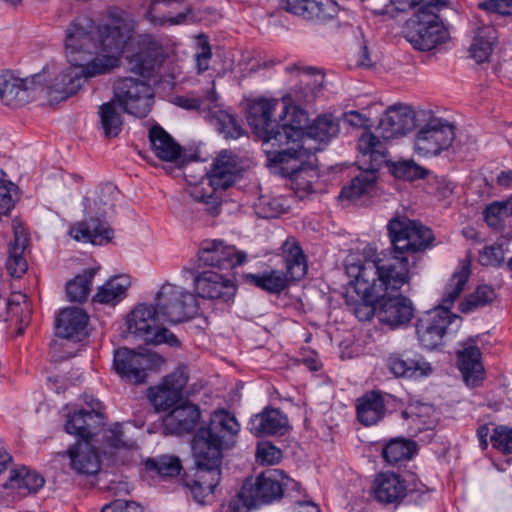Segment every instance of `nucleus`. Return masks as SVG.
Instances as JSON below:
<instances>
[{"label":"nucleus","instance_id":"obj_49","mask_svg":"<svg viewBox=\"0 0 512 512\" xmlns=\"http://www.w3.org/2000/svg\"><path fill=\"white\" fill-rule=\"evenodd\" d=\"M97 270L96 268L86 269L82 274L67 283L66 293L70 301L83 302L87 299Z\"/></svg>","mask_w":512,"mask_h":512},{"label":"nucleus","instance_id":"obj_35","mask_svg":"<svg viewBox=\"0 0 512 512\" xmlns=\"http://www.w3.org/2000/svg\"><path fill=\"white\" fill-rule=\"evenodd\" d=\"M137 51L127 56L130 69L142 76L149 75L155 68L159 57V45L149 35L137 38Z\"/></svg>","mask_w":512,"mask_h":512},{"label":"nucleus","instance_id":"obj_5","mask_svg":"<svg viewBox=\"0 0 512 512\" xmlns=\"http://www.w3.org/2000/svg\"><path fill=\"white\" fill-rule=\"evenodd\" d=\"M357 148L363 157L368 156L369 169L361 171L350 184L344 186L340 192V199L355 200L370 193L376 183L377 168L385 161L387 149L382 141L370 132L363 133L358 139Z\"/></svg>","mask_w":512,"mask_h":512},{"label":"nucleus","instance_id":"obj_61","mask_svg":"<svg viewBox=\"0 0 512 512\" xmlns=\"http://www.w3.org/2000/svg\"><path fill=\"white\" fill-rule=\"evenodd\" d=\"M105 442L113 448L130 449L134 446V442L124 438V433L120 424H114L105 433Z\"/></svg>","mask_w":512,"mask_h":512},{"label":"nucleus","instance_id":"obj_20","mask_svg":"<svg viewBox=\"0 0 512 512\" xmlns=\"http://www.w3.org/2000/svg\"><path fill=\"white\" fill-rule=\"evenodd\" d=\"M199 260L219 269H231L246 261V253L220 239H205L198 250Z\"/></svg>","mask_w":512,"mask_h":512},{"label":"nucleus","instance_id":"obj_42","mask_svg":"<svg viewBox=\"0 0 512 512\" xmlns=\"http://www.w3.org/2000/svg\"><path fill=\"white\" fill-rule=\"evenodd\" d=\"M244 277L247 283L275 295L282 293L293 282L283 271L278 269L265 270L257 274L248 273Z\"/></svg>","mask_w":512,"mask_h":512},{"label":"nucleus","instance_id":"obj_27","mask_svg":"<svg viewBox=\"0 0 512 512\" xmlns=\"http://www.w3.org/2000/svg\"><path fill=\"white\" fill-rule=\"evenodd\" d=\"M387 367L397 378L418 379L429 376L433 371L422 355L407 351L391 354L387 358Z\"/></svg>","mask_w":512,"mask_h":512},{"label":"nucleus","instance_id":"obj_4","mask_svg":"<svg viewBox=\"0 0 512 512\" xmlns=\"http://www.w3.org/2000/svg\"><path fill=\"white\" fill-rule=\"evenodd\" d=\"M282 498L289 499L291 503H300V483L279 469H269L256 478H246L238 492L239 501L248 509Z\"/></svg>","mask_w":512,"mask_h":512},{"label":"nucleus","instance_id":"obj_48","mask_svg":"<svg viewBox=\"0 0 512 512\" xmlns=\"http://www.w3.org/2000/svg\"><path fill=\"white\" fill-rule=\"evenodd\" d=\"M100 124L106 138L117 137L122 131L123 119L117 111L115 100L99 107Z\"/></svg>","mask_w":512,"mask_h":512},{"label":"nucleus","instance_id":"obj_50","mask_svg":"<svg viewBox=\"0 0 512 512\" xmlns=\"http://www.w3.org/2000/svg\"><path fill=\"white\" fill-rule=\"evenodd\" d=\"M218 189L220 187L210 183V176L207 174L206 183L202 181L200 185L194 186L190 190V195L195 201L207 205L206 210L210 214L217 215L220 206V196L217 194Z\"/></svg>","mask_w":512,"mask_h":512},{"label":"nucleus","instance_id":"obj_46","mask_svg":"<svg viewBox=\"0 0 512 512\" xmlns=\"http://www.w3.org/2000/svg\"><path fill=\"white\" fill-rule=\"evenodd\" d=\"M10 487L17 489L20 494L35 493L43 487L44 478L35 471H29L25 467L11 472Z\"/></svg>","mask_w":512,"mask_h":512},{"label":"nucleus","instance_id":"obj_7","mask_svg":"<svg viewBox=\"0 0 512 512\" xmlns=\"http://www.w3.org/2000/svg\"><path fill=\"white\" fill-rule=\"evenodd\" d=\"M162 323L154 304H139L127 316V333L147 344L167 343L171 346L179 344L178 338Z\"/></svg>","mask_w":512,"mask_h":512},{"label":"nucleus","instance_id":"obj_38","mask_svg":"<svg viewBox=\"0 0 512 512\" xmlns=\"http://www.w3.org/2000/svg\"><path fill=\"white\" fill-rule=\"evenodd\" d=\"M71 468L79 475H95L100 470V456L89 441L78 442L67 450Z\"/></svg>","mask_w":512,"mask_h":512},{"label":"nucleus","instance_id":"obj_30","mask_svg":"<svg viewBox=\"0 0 512 512\" xmlns=\"http://www.w3.org/2000/svg\"><path fill=\"white\" fill-rule=\"evenodd\" d=\"M150 146L155 156L165 162L181 167L184 163L181 145L159 124L153 125L148 133Z\"/></svg>","mask_w":512,"mask_h":512},{"label":"nucleus","instance_id":"obj_13","mask_svg":"<svg viewBox=\"0 0 512 512\" xmlns=\"http://www.w3.org/2000/svg\"><path fill=\"white\" fill-rule=\"evenodd\" d=\"M114 98L123 111L139 118L146 117L153 105L154 90L144 80L123 77L114 83Z\"/></svg>","mask_w":512,"mask_h":512},{"label":"nucleus","instance_id":"obj_8","mask_svg":"<svg viewBox=\"0 0 512 512\" xmlns=\"http://www.w3.org/2000/svg\"><path fill=\"white\" fill-rule=\"evenodd\" d=\"M92 21L94 20L92 19ZM91 30V36L96 43V47L88 53L93 54L98 49H101L108 52V55L118 57L123 52L127 41L135 30V22L126 12L114 10L108 13V22L106 24L96 26L95 22H93Z\"/></svg>","mask_w":512,"mask_h":512},{"label":"nucleus","instance_id":"obj_53","mask_svg":"<svg viewBox=\"0 0 512 512\" xmlns=\"http://www.w3.org/2000/svg\"><path fill=\"white\" fill-rule=\"evenodd\" d=\"M145 467L149 471L156 472L161 477L177 476L182 468L179 458L170 455L149 458L145 462Z\"/></svg>","mask_w":512,"mask_h":512},{"label":"nucleus","instance_id":"obj_41","mask_svg":"<svg viewBox=\"0 0 512 512\" xmlns=\"http://www.w3.org/2000/svg\"><path fill=\"white\" fill-rule=\"evenodd\" d=\"M91 407V411L81 409L68 415L65 423V431L68 434L75 435L83 441H89L92 438L94 432L91 422L101 416V404L99 401H95Z\"/></svg>","mask_w":512,"mask_h":512},{"label":"nucleus","instance_id":"obj_6","mask_svg":"<svg viewBox=\"0 0 512 512\" xmlns=\"http://www.w3.org/2000/svg\"><path fill=\"white\" fill-rule=\"evenodd\" d=\"M266 157L269 165L279 167L281 173L289 177L296 192L309 194L314 191L313 184L318 179L314 166L307 163L308 156L300 154L295 147L286 149H267Z\"/></svg>","mask_w":512,"mask_h":512},{"label":"nucleus","instance_id":"obj_17","mask_svg":"<svg viewBox=\"0 0 512 512\" xmlns=\"http://www.w3.org/2000/svg\"><path fill=\"white\" fill-rule=\"evenodd\" d=\"M340 131L339 122L332 115H320L305 129L295 148L309 156L321 151Z\"/></svg>","mask_w":512,"mask_h":512},{"label":"nucleus","instance_id":"obj_52","mask_svg":"<svg viewBox=\"0 0 512 512\" xmlns=\"http://www.w3.org/2000/svg\"><path fill=\"white\" fill-rule=\"evenodd\" d=\"M496 298L495 290L489 285H479L476 290L469 294L459 305L462 313H470L478 308H482L494 301Z\"/></svg>","mask_w":512,"mask_h":512},{"label":"nucleus","instance_id":"obj_51","mask_svg":"<svg viewBox=\"0 0 512 512\" xmlns=\"http://www.w3.org/2000/svg\"><path fill=\"white\" fill-rule=\"evenodd\" d=\"M470 276L469 265H463L459 271H456L445 287L443 294V307L441 309H448L454 304L458 297L463 292L465 285Z\"/></svg>","mask_w":512,"mask_h":512},{"label":"nucleus","instance_id":"obj_12","mask_svg":"<svg viewBox=\"0 0 512 512\" xmlns=\"http://www.w3.org/2000/svg\"><path fill=\"white\" fill-rule=\"evenodd\" d=\"M279 105L277 99L259 98L248 106L246 119L253 133L262 140L263 151L267 149H280L278 133L281 122L272 118L273 112Z\"/></svg>","mask_w":512,"mask_h":512},{"label":"nucleus","instance_id":"obj_63","mask_svg":"<svg viewBox=\"0 0 512 512\" xmlns=\"http://www.w3.org/2000/svg\"><path fill=\"white\" fill-rule=\"evenodd\" d=\"M256 456L262 464L273 465L281 460L282 451L270 443H264L258 446Z\"/></svg>","mask_w":512,"mask_h":512},{"label":"nucleus","instance_id":"obj_23","mask_svg":"<svg viewBox=\"0 0 512 512\" xmlns=\"http://www.w3.org/2000/svg\"><path fill=\"white\" fill-rule=\"evenodd\" d=\"M39 75L31 78H19L6 72L0 75V99L9 107H21L29 102L32 92L36 87V79Z\"/></svg>","mask_w":512,"mask_h":512},{"label":"nucleus","instance_id":"obj_16","mask_svg":"<svg viewBox=\"0 0 512 512\" xmlns=\"http://www.w3.org/2000/svg\"><path fill=\"white\" fill-rule=\"evenodd\" d=\"M454 318L448 309L435 308L425 312L416 323V334L420 344L428 350L442 345L447 328Z\"/></svg>","mask_w":512,"mask_h":512},{"label":"nucleus","instance_id":"obj_62","mask_svg":"<svg viewBox=\"0 0 512 512\" xmlns=\"http://www.w3.org/2000/svg\"><path fill=\"white\" fill-rule=\"evenodd\" d=\"M504 259V252L500 245L485 246L480 252L479 260L482 265H499Z\"/></svg>","mask_w":512,"mask_h":512},{"label":"nucleus","instance_id":"obj_44","mask_svg":"<svg viewBox=\"0 0 512 512\" xmlns=\"http://www.w3.org/2000/svg\"><path fill=\"white\" fill-rule=\"evenodd\" d=\"M14 241L9 244V256L6 261V268L12 277L20 278L28 268L24 258V251L28 246L29 239L23 232L15 231Z\"/></svg>","mask_w":512,"mask_h":512},{"label":"nucleus","instance_id":"obj_55","mask_svg":"<svg viewBox=\"0 0 512 512\" xmlns=\"http://www.w3.org/2000/svg\"><path fill=\"white\" fill-rule=\"evenodd\" d=\"M8 316L11 321H15L17 327V334L22 335L25 328L29 325L31 319V305L28 301L23 303H15L13 301L8 304Z\"/></svg>","mask_w":512,"mask_h":512},{"label":"nucleus","instance_id":"obj_24","mask_svg":"<svg viewBox=\"0 0 512 512\" xmlns=\"http://www.w3.org/2000/svg\"><path fill=\"white\" fill-rule=\"evenodd\" d=\"M182 0H152L145 13L146 20L153 26H173L184 24L191 14V8Z\"/></svg>","mask_w":512,"mask_h":512},{"label":"nucleus","instance_id":"obj_56","mask_svg":"<svg viewBox=\"0 0 512 512\" xmlns=\"http://www.w3.org/2000/svg\"><path fill=\"white\" fill-rule=\"evenodd\" d=\"M511 215L508 202H493L484 210L485 222L497 230L503 227V222Z\"/></svg>","mask_w":512,"mask_h":512},{"label":"nucleus","instance_id":"obj_19","mask_svg":"<svg viewBox=\"0 0 512 512\" xmlns=\"http://www.w3.org/2000/svg\"><path fill=\"white\" fill-rule=\"evenodd\" d=\"M153 366V356L120 347L114 352L113 367L125 381L133 384L146 382L147 371Z\"/></svg>","mask_w":512,"mask_h":512},{"label":"nucleus","instance_id":"obj_26","mask_svg":"<svg viewBox=\"0 0 512 512\" xmlns=\"http://www.w3.org/2000/svg\"><path fill=\"white\" fill-rule=\"evenodd\" d=\"M283 8L303 19L326 22L339 12L338 4L333 0H283Z\"/></svg>","mask_w":512,"mask_h":512},{"label":"nucleus","instance_id":"obj_3","mask_svg":"<svg viewBox=\"0 0 512 512\" xmlns=\"http://www.w3.org/2000/svg\"><path fill=\"white\" fill-rule=\"evenodd\" d=\"M93 28L92 18L78 16L66 30L65 48L66 56L71 66L61 72L50 87V95L58 94L55 98L65 100L74 95L83 85L85 78L79 67L77 54L91 52L96 43L91 36Z\"/></svg>","mask_w":512,"mask_h":512},{"label":"nucleus","instance_id":"obj_58","mask_svg":"<svg viewBox=\"0 0 512 512\" xmlns=\"http://www.w3.org/2000/svg\"><path fill=\"white\" fill-rule=\"evenodd\" d=\"M432 411V406L419 402L410 403L404 410L401 411L400 416L404 421H411L418 429H421L420 424L425 425L424 417L428 416Z\"/></svg>","mask_w":512,"mask_h":512},{"label":"nucleus","instance_id":"obj_28","mask_svg":"<svg viewBox=\"0 0 512 512\" xmlns=\"http://www.w3.org/2000/svg\"><path fill=\"white\" fill-rule=\"evenodd\" d=\"M289 109L288 105L283 103L282 113L279 115L281 122V130L278 133L280 149L295 147L304 136L308 123L307 113L297 106L291 107V118L286 120V114L289 113Z\"/></svg>","mask_w":512,"mask_h":512},{"label":"nucleus","instance_id":"obj_1","mask_svg":"<svg viewBox=\"0 0 512 512\" xmlns=\"http://www.w3.org/2000/svg\"><path fill=\"white\" fill-rule=\"evenodd\" d=\"M346 270L354 280L346 289L345 303L360 321L373 318L380 297L399 291L410 281L407 256L393 248L383 251L375 260L348 264Z\"/></svg>","mask_w":512,"mask_h":512},{"label":"nucleus","instance_id":"obj_10","mask_svg":"<svg viewBox=\"0 0 512 512\" xmlns=\"http://www.w3.org/2000/svg\"><path fill=\"white\" fill-rule=\"evenodd\" d=\"M154 306L162 323H181L191 319L198 312L195 295L169 283L162 285L156 294Z\"/></svg>","mask_w":512,"mask_h":512},{"label":"nucleus","instance_id":"obj_32","mask_svg":"<svg viewBox=\"0 0 512 512\" xmlns=\"http://www.w3.org/2000/svg\"><path fill=\"white\" fill-rule=\"evenodd\" d=\"M89 317L87 313L77 307L63 309L56 318V335L61 338L81 341L87 333Z\"/></svg>","mask_w":512,"mask_h":512},{"label":"nucleus","instance_id":"obj_45","mask_svg":"<svg viewBox=\"0 0 512 512\" xmlns=\"http://www.w3.org/2000/svg\"><path fill=\"white\" fill-rule=\"evenodd\" d=\"M417 451L415 441L397 437L389 440L384 445L382 457L387 463L395 465L412 459L417 454Z\"/></svg>","mask_w":512,"mask_h":512},{"label":"nucleus","instance_id":"obj_9","mask_svg":"<svg viewBox=\"0 0 512 512\" xmlns=\"http://www.w3.org/2000/svg\"><path fill=\"white\" fill-rule=\"evenodd\" d=\"M392 248L396 253L407 256L409 253L423 252L433 245V231L418 221L407 218H393L387 225Z\"/></svg>","mask_w":512,"mask_h":512},{"label":"nucleus","instance_id":"obj_47","mask_svg":"<svg viewBox=\"0 0 512 512\" xmlns=\"http://www.w3.org/2000/svg\"><path fill=\"white\" fill-rule=\"evenodd\" d=\"M85 55L90 54L84 52L77 54L79 67H81V71L85 79L109 73L119 65V57L108 54L95 57L86 64H83L82 62L86 60Z\"/></svg>","mask_w":512,"mask_h":512},{"label":"nucleus","instance_id":"obj_29","mask_svg":"<svg viewBox=\"0 0 512 512\" xmlns=\"http://www.w3.org/2000/svg\"><path fill=\"white\" fill-rule=\"evenodd\" d=\"M481 355L480 348L473 339L464 342L462 349L456 353L458 369L469 386H477L483 380L484 367Z\"/></svg>","mask_w":512,"mask_h":512},{"label":"nucleus","instance_id":"obj_2","mask_svg":"<svg viewBox=\"0 0 512 512\" xmlns=\"http://www.w3.org/2000/svg\"><path fill=\"white\" fill-rule=\"evenodd\" d=\"M239 431L236 417L219 409L212 413L208 426L195 433L192 440L194 473H185L181 481L196 502L204 503L220 483L223 450L234 446Z\"/></svg>","mask_w":512,"mask_h":512},{"label":"nucleus","instance_id":"obj_40","mask_svg":"<svg viewBox=\"0 0 512 512\" xmlns=\"http://www.w3.org/2000/svg\"><path fill=\"white\" fill-rule=\"evenodd\" d=\"M474 36L469 48L471 58L477 63L487 61L492 54L494 45L497 40V31L490 24H484L480 20H475Z\"/></svg>","mask_w":512,"mask_h":512},{"label":"nucleus","instance_id":"obj_31","mask_svg":"<svg viewBox=\"0 0 512 512\" xmlns=\"http://www.w3.org/2000/svg\"><path fill=\"white\" fill-rule=\"evenodd\" d=\"M407 495L406 480L396 473H379L372 486L373 498L382 504H399Z\"/></svg>","mask_w":512,"mask_h":512},{"label":"nucleus","instance_id":"obj_25","mask_svg":"<svg viewBox=\"0 0 512 512\" xmlns=\"http://www.w3.org/2000/svg\"><path fill=\"white\" fill-rule=\"evenodd\" d=\"M289 428L286 414L272 406H266L261 412L252 415L248 422V430L256 437L283 436Z\"/></svg>","mask_w":512,"mask_h":512},{"label":"nucleus","instance_id":"obj_64","mask_svg":"<svg viewBox=\"0 0 512 512\" xmlns=\"http://www.w3.org/2000/svg\"><path fill=\"white\" fill-rule=\"evenodd\" d=\"M101 512H142V507L135 501L116 499L106 504Z\"/></svg>","mask_w":512,"mask_h":512},{"label":"nucleus","instance_id":"obj_14","mask_svg":"<svg viewBox=\"0 0 512 512\" xmlns=\"http://www.w3.org/2000/svg\"><path fill=\"white\" fill-rule=\"evenodd\" d=\"M455 139V126L442 118H432L416 133L414 149L419 156H437L449 149Z\"/></svg>","mask_w":512,"mask_h":512},{"label":"nucleus","instance_id":"obj_15","mask_svg":"<svg viewBox=\"0 0 512 512\" xmlns=\"http://www.w3.org/2000/svg\"><path fill=\"white\" fill-rule=\"evenodd\" d=\"M183 272H190L194 279L193 285L196 294L203 299L219 300L228 303L233 300L237 288L234 282L212 270L194 271L184 268Z\"/></svg>","mask_w":512,"mask_h":512},{"label":"nucleus","instance_id":"obj_18","mask_svg":"<svg viewBox=\"0 0 512 512\" xmlns=\"http://www.w3.org/2000/svg\"><path fill=\"white\" fill-rule=\"evenodd\" d=\"M186 367H179L163 378L159 385L150 387L148 398L157 411H166L179 402L188 383Z\"/></svg>","mask_w":512,"mask_h":512},{"label":"nucleus","instance_id":"obj_43","mask_svg":"<svg viewBox=\"0 0 512 512\" xmlns=\"http://www.w3.org/2000/svg\"><path fill=\"white\" fill-rule=\"evenodd\" d=\"M130 280L126 276H116L106 281L97 290L93 302L115 306L127 296Z\"/></svg>","mask_w":512,"mask_h":512},{"label":"nucleus","instance_id":"obj_36","mask_svg":"<svg viewBox=\"0 0 512 512\" xmlns=\"http://www.w3.org/2000/svg\"><path fill=\"white\" fill-rule=\"evenodd\" d=\"M201 416L198 406L185 402L175 407L163 419V426L167 433L182 435L192 432Z\"/></svg>","mask_w":512,"mask_h":512},{"label":"nucleus","instance_id":"obj_57","mask_svg":"<svg viewBox=\"0 0 512 512\" xmlns=\"http://www.w3.org/2000/svg\"><path fill=\"white\" fill-rule=\"evenodd\" d=\"M393 172L397 178L407 181L423 179L428 174V171L425 168L419 166L413 160L398 162L394 165Z\"/></svg>","mask_w":512,"mask_h":512},{"label":"nucleus","instance_id":"obj_34","mask_svg":"<svg viewBox=\"0 0 512 512\" xmlns=\"http://www.w3.org/2000/svg\"><path fill=\"white\" fill-rule=\"evenodd\" d=\"M279 256L284 265V273L293 282L299 281L305 277L308 271L307 257L295 237H288L279 248Z\"/></svg>","mask_w":512,"mask_h":512},{"label":"nucleus","instance_id":"obj_59","mask_svg":"<svg viewBox=\"0 0 512 512\" xmlns=\"http://www.w3.org/2000/svg\"><path fill=\"white\" fill-rule=\"evenodd\" d=\"M493 448L503 454L512 453V429L505 426H498L493 430L490 437Z\"/></svg>","mask_w":512,"mask_h":512},{"label":"nucleus","instance_id":"obj_60","mask_svg":"<svg viewBox=\"0 0 512 512\" xmlns=\"http://www.w3.org/2000/svg\"><path fill=\"white\" fill-rule=\"evenodd\" d=\"M211 57L212 52L208 38L204 35L199 36L198 52L195 56L198 74H202L209 69V62Z\"/></svg>","mask_w":512,"mask_h":512},{"label":"nucleus","instance_id":"obj_22","mask_svg":"<svg viewBox=\"0 0 512 512\" xmlns=\"http://www.w3.org/2000/svg\"><path fill=\"white\" fill-rule=\"evenodd\" d=\"M380 297L376 302V314L379 321L391 328L408 324L414 316V308L409 298L402 295Z\"/></svg>","mask_w":512,"mask_h":512},{"label":"nucleus","instance_id":"obj_33","mask_svg":"<svg viewBox=\"0 0 512 512\" xmlns=\"http://www.w3.org/2000/svg\"><path fill=\"white\" fill-rule=\"evenodd\" d=\"M240 172L241 166L238 156L231 151L223 150L213 160L208 175L212 185L225 190L235 183Z\"/></svg>","mask_w":512,"mask_h":512},{"label":"nucleus","instance_id":"obj_11","mask_svg":"<svg viewBox=\"0 0 512 512\" xmlns=\"http://www.w3.org/2000/svg\"><path fill=\"white\" fill-rule=\"evenodd\" d=\"M439 9L418 11L408 22L405 37L416 50L430 51L448 40L449 32L437 14Z\"/></svg>","mask_w":512,"mask_h":512},{"label":"nucleus","instance_id":"obj_54","mask_svg":"<svg viewBox=\"0 0 512 512\" xmlns=\"http://www.w3.org/2000/svg\"><path fill=\"white\" fill-rule=\"evenodd\" d=\"M217 131L226 139H238L244 134V129L236 118L223 110L215 112L213 116Z\"/></svg>","mask_w":512,"mask_h":512},{"label":"nucleus","instance_id":"obj_21","mask_svg":"<svg viewBox=\"0 0 512 512\" xmlns=\"http://www.w3.org/2000/svg\"><path fill=\"white\" fill-rule=\"evenodd\" d=\"M401 405V401L393 395L372 390L356 400V416L364 426H372L384 418L389 407L397 408Z\"/></svg>","mask_w":512,"mask_h":512},{"label":"nucleus","instance_id":"obj_39","mask_svg":"<svg viewBox=\"0 0 512 512\" xmlns=\"http://www.w3.org/2000/svg\"><path fill=\"white\" fill-rule=\"evenodd\" d=\"M69 234L77 241L103 245L112 240L114 232L106 221L91 218L73 225Z\"/></svg>","mask_w":512,"mask_h":512},{"label":"nucleus","instance_id":"obj_37","mask_svg":"<svg viewBox=\"0 0 512 512\" xmlns=\"http://www.w3.org/2000/svg\"><path fill=\"white\" fill-rule=\"evenodd\" d=\"M414 127V115L403 108H389L380 118L378 131L384 139L402 136Z\"/></svg>","mask_w":512,"mask_h":512}]
</instances>
